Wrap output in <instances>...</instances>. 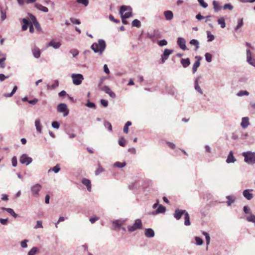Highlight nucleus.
<instances>
[{"mask_svg":"<svg viewBox=\"0 0 255 255\" xmlns=\"http://www.w3.org/2000/svg\"><path fill=\"white\" fill-rule=\"evenodd\" d=\"M33 24L38 31H40L41 30L40 25L37 21H33Z\"/></svg>","mask_w":255,"mask_h":255,"instance_id":"41","label":"nucleus"},{"mask_svg":"<svg viewBox=\"0 0 255 255\" xmlns=\"http://www.w3.org/2000/svg\"><path fill=\"white\" fill-rule=\"evenodd\" d=\"M173 50L165 49L163 52V55L161 56V63H163L165 60L167 59L168 56L173 52Z\"/></svg>","mask_w":255,"mask_h":255,"instance_id":"9","label":"nucleus"},{"mask_svg":"<svg viewBox=\"0 0 255 255\" xmlns=\"http://www.w3.org/2000/svg\"><path fill=\"white\" fill-rule=\"evenodd\" d=\"M41 188V185L39 184H36L31 187V191L34 195H38Z\"/></svg>","mask_w":255,"mask_h":255,"instance_id":"13","label":"nucleus"},{"mask_svg":"<svg viewBox=\"0 0 255 255\" xmlns=\"http://www.w3.org/2000/svg\"><path fill=\"white\" fill-rule=\"evenodd\" d=\"M82 183L87 187V190L89 191H91V184L90 180L84 178L82 181Z\"/></svg>","mask_w":255,"mask_h":255,"instance_id":"17","label":"nucleus"},{"mask_svg":"<svg viewBox=\"0 0 255 255\" xmlns=\"http://www.w3.org/2000/svg\"><path fill=\"white\" fill-rule=\"evenodd\" d=\"M212 55L209 53H206L205 54V58L207 61L208 62H210L212 61Z\"/></svg>","mask_w":255,"mask_h":255,"instance_id":"45","label":"nucleus"},{"mask_svg":"<svg viewBox=\"0 0 255 255\" xmlns=\"http://www.w3.org/2000/svg\"><path fill=\"white\" fill-rule=\"evenodd\" d=\"M249 119L248 117H244L242 118L241 125L243 128H247L249 125Z\"/></svg>","mask_w":255,"mask_h":255,"instance_id":"14","label":"nucleus"},{"mask_svg":"<svg viewBox=\"0 0 255 255\" xmlns=\"http://www.w3.org/2000/svg\"><path fill=\"white\" fill-rule=\"evenodd\" d=\"M2 209L3 210L6 211L9 214H10L11 215H12L14 218H16L17 216V215L11 208H6L3 207V208H2Z\"/></svg>","mask_w":255,"mask_h":255,"instance_id":"28","label":"nucleus"},{"mask_svg":"<svg viewBox=\"0 0 255 255\" xmlns=\"http://www.w3.org/2000/svg\"><path fill=\"white\" fill-rule=\"evenodd\" d=\"M247 60L250 64L255 66V63L253 62V60L251 56V52L250 49H248L247 50Z\"/></svg>","mask_w":255,"mask_h":255,"instance_id":"23","label":"nucleus"},{"mask_svg":"<svg viewBox=\"0 0 255 255\" xmlns=\"http://www.w3.org/2000/svg\"><path fill=\"white\" fill-rule=\"evenodd\" d=\"M5 60V58H2L0 59V67L1 68H3L4 67V61Z\"/></svg>","mask_w":255,"mask_h":255,"instance_id":"60","label":"nucleus"},{"mask_svg":"<svg viewBox=\"0 0 255 255\" xmlns=\"http://www.w3.org/2000/svg\"><path fill=\"white\" fill-rule=\"evenodd\" d=\"M119 144L121 146H125L126 145V139L123 137H121L119 140Z\"/></svg>","mask_w":255,"mask_h":255,"instance_id":"34","label":"nucleus"},{"mask_svg":"<svg viewBox=\"0 0 255 255\" xmlns=\"http://www.w3.org/2000/svg\"><path fill=\"white\" fill-rule=\"evenodd\" d=\"M106 42L103 39L98 40V43H94L91 46V48L95 52L102 53L106 48Z\"/></svg>","mask_w":255,"mask_h":255,"instance_id":"2","label":"nucleus"},{"mask_svg":"<svg viewBox=\"0 0 255 255\" xmlns=\"http://www.w3.org/2000/svg\"><path fill=\"white\" fill-rule=\"evenodd\" d=\"M70 53L73 55V56H75L78 54V52L76 49H72L70 50Z\"/></svg>","mask_w":255,"mask_h":255,"instance_id":"63","label":"nucleus"},{"mask_svg":"<svg viewBox=\"0 0 255 255\" xmlns=\"http://www.w3.org/2000/svg\"><path fill=\"white\" fill-rule=\"evenodd\" d=\"M38 248L36 247L32 248L28 253V255H35L38 252Z\"/></svg>","mask_w":255,"mask_h":255,"instance_id":"33","label":"nucleus"},{"mask_svg":"<svg viewBox=\"0 0 255 255\" xmlns=\"http://www.w3.org/2000/svg\"><path fill=\"white\" fill-rule=\"evenodd\" d=\"M236 161V159L233 155V152L231 151L228 156L226 162L228 163H234Z\"/></svg>","mask_w":255,"mask_h":255,"instance_id":"18","label":"nucleus"},{"mask_svg":"<svg viewBox=\"0 0 255 255\" xmlns=\"http://www.w3.org/2000/svg\"><path fill=\"white\" fill-rule=\"evenodd\" d=\"M249 93L247 91H240L237 94L239 96H243L244 95L248 96Z\"/></svg>","mask_w":255,"mask_h":255,"instance_id":"49","label":"nucleus"},{"mask_svg":"<svg viewBox=\"0 0 255 255\" xmlns=\"http://www.w3.org/2000/svg\"><path fill=\"white\" fill-rule=\"evenodd\" d=\"M113 224L115 225V227L118 228L122 225L123 222L121 221L117 220L116 221L113 222Z\"/></svg>","mask_w":255,"mask_h":255,"instance_id":"48","label":"nucleus"},{"mask_svg":"<svg viewBox=\"0 0 255 255\" xmlns=\"http://www.w3.org/2000/svg\"><path fill=\"white\" fill-rule=\"evenodd\" d=\"M158 43L160 46H163L164 45H166L167 44V42L165 40H161L159 41Z\"/></svg>","mask_w":255,"mask_h":255,"instance_id":"55","label":"nucleus"},{"mask_svg":"<svg viewBox=\"0 0 255 255\" xmlns=\"http://www.w3.org/2000/svg\"><path fill=\"white\" fill-rule=\"evenodd\" d=\"M180 62L184 68L187 67L190 64V59L188 58L186 59H181Z\"/></svg>","mask_w":255,"mask_h":255,"instance_id":"24","label":"nucleus"},{"mask_svg":"<svg viewBox=\"0 0 255 255\" xmlns=\"http://www.w3.org/2000/svg\"><path fill=\"white\" fill-rule=\"evenodd\" d=\"M32 53H33L34 56L35 58L39 57L40 56V54H41L39 49L37 47H35L32 50Z\"/></svg>","mask_w":255,"mask_h":255,"instance_id":"27","label":"nucleus"},{"mask_svg":"<svg viewBox=\"0 0 255 255\" xmlns=\"http://www.w3.org/2000/svg\"><path fill=\"white\" fill-rule=\"evenodd\" d=\"M22 22H23L24 24L22 26V30L25 31L27 30L28 25L30 24V22H29V21L26 18H23L22 19Z\"/></svg>","mask_w":255,"mask_h":255,"instance_id":"26","label":"nucleus"},{"mask_svg":"<svg viewBox=\"0 0 255 255\" xmlns=\"http://www.w3.org/2000/svg\"><path fill=\"white\" fill-rule=\"evenodd\" d=\"M73 83L76 85L81 84L84 79L83 76L80 74H73L71 76Z\"/></svg>","mask_w":255,"mask_h":255,"instance_id":"5","label":"nucleus"},{"mask_svg":"<svg viewBox=\"0 0 255 255\" xmlns=\"http://www.w3.org/2000/svg\"><path fill=\"white\" fill-rule=\"evenodd\" d=\"M195 89L198 92H199L200 94H202L203 92L198 83V81L197 80L195 82Z\"/></svg>","mask_w":255,"mask_h":255,"instance_id":"44","label":"nucleus"},{"mask_svg":"<svg viewBox=\"0 0 255 255\" xmlns=\"http://www.w3.org/2000/svg\"><path fill=\"white\" fill-rule=\"evenodd\" d=\"M77 2L79 3H82L85 6H87L89 4V0H77Z\"/></svg>","mask_w":255,"mask_h":255,"instance_id":"46","label":"nucleus"},{"mask_svg":"<svg viewBox=\"0 0 255 255\" xmlns=\"http://www.w3.org/2000/svg\"><path fill=\"white\" fill-rule=\"evenodd\" d=\"M218 24L221 25V28H224L226 26L225 20L224 17H221L218 20Z\"/></svg>","mask_w":255,"mask_h":255,"instance_id":"30","label":"nucleus"},{"mask_svg":"<svg viewBox=\"0 0 255 255\" xmlns=\"http://www.w3.org/2000/svg\"><path fill=\"white\" fill-rule=\"evenodd\" d=\"M101 89L102 91H104L105 93L108 94L111 98H116L115 93L111 90L109 87L107 86H104L102 87Z\"/></svg>","mask_w":255,"mask_h":255,"instance_id":"8","label":"nucleus"},{"mask_svg":"<svg viewBox=\"0 0 255 255\" xmlns=\"http://www.w3.org/2000/svg\"><path fill=\"white\" fill-rule=\"evenodd\" d=\"M35 125L36 128V130L39 133L42 132V126L40 124V121L39 119L36 120L35 121Z\"/></svg>","mask_w":255,"mask_h":255,"instance_id":"22","label":"nucleus"},{"mask_svg":"<svg viewBox=\"0 0 255 255\" xmlns=\"http://www.w3.org/2000/svg\"><path fill=\"white\" fill-rule=\"evenodd\" d=\"M224 9H229V10H232L233 9V6L231 4H229V3H227V4H225L224 5V7H223Z\"/></svg>","mask_w":255,"mask_h":255,"instance_id":"51","label":"nucleus"},{"mask_svg":"<svg viewBox=\"0 0 255 255\" xmlns=\"http://www.w3.org/2000/svg\"><path fill=\"white\" fill-rule=\"evenodd\" d=\"M245 161L248 164L255 163V152L252 151L244 152L242 153Z\"/></svg>","mask_w":255,"mask_h":255,"instance_id":"3","label":"nucleus"},{"mask_svg":"<svg viewBox=\"0 0 255 255\" xmlns=\"http://www.w3.org/2000/svg\"><path fill=\"white\" fill-rule=\"evenodd\" d=\"M203 234L206 237V243L207 245H208L210 243V236H209V234L206 232H204Z\"/></svg>","mask_w":255,"mask_h":255,"instance_id":"56","label":"nucleus"},{"mask_svg":"<svg viewBox=\"0 0 255 255\" xmlns=\"http://www.w3.org/2000/svg\"><path fill=\"white\" fill-rule=\"evenodd\" d=\"M145 235L148 238H152L154 236V232L152 229H146L145 230Z\"/></svg>","mask_w":255,"mask_h":255,"instance_id":"19","label":"nucleus"},{"mask_svg":"<svg viewBox=\"0 0 255 255\" xmlns=\"http://www.w3.org/2000/svg\"><path fill=\"white\" fill-rule=\"evenodd\" d=\"M17 89V87L16 86H15L14 87H13V89L12 91V92L9 93V94H4L3 95V96L5 97H12L13 96V95L15 93V92L16 91Z\"/></svg>","mask_w":255,"mask_h":255,"instance_id":"31","label":"nucleus"},{"mask_svg":"<svg viewBox=\"0 0 255 255\" xmlns=\"http://www.w3.org/2000/svg\"><path fill=\"white\" fill-rule=\"evenodd\" d=\"M101 104L105 107H107L108 105V101L103 99L101 100Z\"/></svg>","mask_w":255,"mask_h":255,"instance_id":"64","label":"nucleus"},{"mask_svg":"<svg viewBox=\"0 0 255 255\" xmlns=\"http://www.w3.org/2000/svg\"><path fill=\"white\" fill-rule=\"evenodd\" d=\"M59 124L57 122H53L52 123V126L55 128H59Z\"/></svg>","mask_w":255,"mask_h":255,"instance_id":"62","label":"nucleus"},{"mask_svg":"<svg viewBox=\"0 0 255 255\" xmlns=\"http://www.w3.org/2000/svg\"><path fill=\"white\" fill-rule=\"evenodd\" d=\"M131 8L130 6L123 5L121 7L120 13L122 18V22L123 23L127 24L128 22L125 19L129 18L131 15Z\"/></svg>","mask_w":255,"mask_h":255,"instance_id":"1","label":"nucleus"},{"mask_svg":"<svg viewBox=\"0 0 255 255\" xmlns=\"http://www.w3.org/2000/svg\"><path fill=\"white\" fill-rule=\"evenodd\" d=\"M227 199H228L227 203L228 206H230L235 201V198L230 196H227Z\"/></svg>","mask_w":255,"mask_h":255,"instance_id":"36","label":"nucleus"},{"mask_svg":"<svg viewBox=\"0 0 255 255\" xmlns=\"http://www.w3.org/2000/svg\"><path fill=\"white\" fill-rule=\"evenodd\" d=\"M57 111L59 113L63 114L64 116H67L69 114V110L67 105L64 103H61L57 106Z\"/></svg>","mask_w":255,"mask_h":255,"instance_id":"6","label":"nucleus"},{"mask_svg":"<svg viewBox=\"0 0 255 255\" xmlns=\"http://www.w3.org/2000/svg\"><path fill=\"white\" fill-rule=\"evenodd\" d=\"M164 15L166 19L168 20H171L173 18V14L171 11L167 10L164 12Z\"/></svg>","mask_w":255,"mask_h":255,"instance_id":"21","label":"nucleus"},{"mask_svg":"<svg viewBox=\"0 0 255 255\" xmlns=\"http://www.w3.org/2000/svg\"><path fill=\"white\" fill-rule=\"evenodd\" d=\"M60 168L59 167V165H56L54 167H53L52 168H50L48 172H50L51 170V171H54L55 173H57V172H58L60 171Z\"/></svg>","mask_w":255,"mask_h":255,"instance_id":"39","label":"nucleus"},{"mask_svg":"<svg viewBox=\"0 0 255 255\" xmlns=\"http://www.w3.org/2000/svg\"><path fill=\"white\" fill-rule=\"evenodd\" d=\"M195 58L197 59V61H196L193 65L192 72L193 73H195L197 71V68L200 65V60L201 59V57L199 56H196Z\"/></svg>","mask_w":255,"mask_h":255,"instance_id":"12","label":"nucleus"},{"mask_svg":"<svg viewBox=\"0 0 255 255\" xmlns=\"http://www.w3.org/2000/svg\"><path fill=\"white\" fill-rule=\"evenodd\" d=\"M184 215V220H185V221H184L185 225H186V226L190 225L191 223L190 221V217H189V214L188 213V212L187 211H186V212Z\"/></svg>","mask_w":255,"mask_h":255,"instance_id":"25","label":"nucleus"},{"mask_svg":"<svg viewBox=\"0 0 255 255\" xmlns=\"http://www.w3.org/2000/svg\"><path fill=\"white\" fill-rule=\"evenodd\" d=\"M104 171V169L101 166L99 165V167H98V169L95 171V174L96 175H98L101 172H103Z\"/></svg>","mask_w":255,"mask_h":255,"instance_id":"43","label":"nucleus"},{"mask_svg":"<svg viewBox=\"0 0 255 255\" xmlns=\"http://www.w3.org/2000/svg\"><path fill=\"white\" fill-rule=\"evenodd\" d=\"M213 5L214 6V9L216 11H218L221 9V7L220 6L219 2L216 0H214L213 1Z\"/></svg>","mask_w":255,"mask_h":255,"instance_id":"29","label":"nucleus"},{"mask_svg":"<svg viewBox=\"0 0 255 255\" xmlns=\"http://www.w3.org/2000/svg\"><path fill=\"white\" fill-rule=\"evenodd\" d=\"M35 7H36L37 9L42 11L43 12H47L48 11V9L47 7L43 6L42 4H39L38 3H35L34 4Z\"/></svg>","mask_w":255,"mask_h":255,"instance_id":"20","label":"nucleus"},{"mask_svg":"<svg viewBox=\"0 0 255 255\" xmlns=\"http://www.w3.org/2000/svg\"><path fill=\"white\" fill-rule=\"evenodd\" d=\"M28 242L27 240H24L21 242L20 245L22 248H25L27 247V243Z\"/></svg>","mask_w":255,"mask_h":255,"instance_id":"54","label":"nucleus"},{"mask_svg":"<svg viewBox=\"0 0 255 255\" xmlns=\"http://www.w3.org/2000/svg\"><path fill=\"white\" fill-rule=\"evenodd\" d=\"M166 208L162 205H159L158 209L156 210L157 213H163L165 211Z\"/></svg>","mask_w":255,"mask_h":255,"instance_id":"35","label":"nucleus"},{"mask_svg":"<svg viewBox=\"0 0 255 255\" xmlns=\"http://www.w3.org/2000/svg\"><path fill=\"white\" fill-rule=\"evenodd\" d=\"M11 163L13 167H16L17 166V158L16 156H13L12 158Z\"/></svg>","mask_w":255,"mask_h":255,"instance_id":"47","label":"nucleus"},{"mask_svg":"<svg viewBox=\"0 0 255 255\" xmlns=\"http://www.w3.org/2000/svg\"><path fill=\"white\" fill-rule=\"evenodd\" d=\"M32 161V159L25 154H22L19 159V161L21 164H25L26 165L29 164Z\"/></svg>","mask_w":255,"mask_h":255,"instance_id":"7","label":"nucleus"},{"mask_svg":"<svg viewBox=\"0 0 255 255\" xmlns=\"http://www.w3.org/2000/svg\"><path fill=\"white\" fill-rule=\"evenodd\" d=\"M190 43L191 45L196 46V49L199 48V42L196 39H192L190 41Z\"/></svg>","mask_w":255,"mask_h":255,"instance_id":"42","label":"nucleus"},{"mask_svg":"<svg viewBox=\"0 0 255 255\" xmlns=\"http://www.w3.org/2000/svg\"><path fill=\"white\" fill-rule=\"evenodd\" d=\"M109 19H110L111 21H113V22H115V23H119V22H120V20H118V19H115V18H114V16H113V15H110V16H109Z\"/></svg>","mask_w":255,"mask_h":255,"instance_id":"59","label":"nucleus"},{"mask_svg":"<svg viewBox=\"0 0 255 255\" xmlns=\"http://www.w3.org/2000/svg\"><path fill=\"white\" fill-rule=\"evenodd\" d=\"M36 225L35 226V229L43 228L42 222L40 221H37Z\"/></svg>","mask_w":255,"mask_h":255,"instance_id":"61","label":"nucleus"},{"mask_svg":"<svg viewBox=\"0 0 255 255\" xmlns=\"http://www.w3.org/2000/svg\"><path fill=\"white\" fill-rule=\"evenodd\" d=\"M61 45V44L60 42H56L54 40H52L48 43L47 46H52L53 48L57 49Z\"/></svg>","mask_w":255,"mask_h":255,"instance_id":"15","label":"nucleus"},{"mask_svg":"<svg viewBox=\"0 0 255 255\" xmlns=\"http://www.w3.org/2000/svg\"><path fill=\"white\" fill-rule=\"evenodd\" d=\"M196 244L198 245H201L203 244V240L201 238L196 237L195 238Z\"/></svg>","mask_w":255,"mask_h":255,"instance_id":"52","label":"nucleus"},{"mask_svg":"<svg viewBox=\"0 0 255 255\" xmlns=\"http://www.w3.org/2000/svg\"><path fill=\"white\" fill-rule=\"evenodd\" d=\"M243 24V19L241 18L238 21V24L236 28V30H237L238 29L241 28Z\"/></svg>","mask_w":255,"mask_h":255,"instance_id":"50","label":"nucleus"},{"mask_svg":"<svg viewBox=\"0 0 255 255\" xmlns=\"http://www.w3.org/2000/svg\"><path fill=\"white\" fill-rule=\"evenodd\" d=\"M250 190L249 189H246V190H245L243 193V196L247 200H251L253 198V195L252 193H251L250 192Z\"/></svg>","mask_w":255,"mask_h":255,"instance_id":"16","label":"nucleus"},{"mask_svg":"<svg viewBox=\"0 0 255 255\" xmlns=\"http://www.w3.org/2000/svg\"><path fill=\"white\" fill-rule=\"evenodd\" d=\"M132 26L139 27L140 26V22L138 19H134L132 22Z\"/></svg>","mask_w":255,"mask_h":255,"instance_id":"38","label":"nucleus"},{"mask_svg":"<svg viewBox=\"0 0 255 255\" xmlns=\"http://www.w3.org/2000/svg\"><path fill=\"white\" fill-rule=\"evenodd\" d=\"M142 226L141 221L140 219H136L132 226H129L128 227L129 232H133L136 230L141 229Z\"/></svg>","mask_w":255,"mask_h":255,"instance_id":"4","label":"nucleus"},{"mask_svg":"<svg viewBox=\"0 0 255 255\" xmlns=\"http://www.w3.org/2000/svg\"><path fill=\"white\" fill-rule=\"evenodd\" d=\"M70 20H71V22L73 23V24H79L81 23L79 20L75 19L74 18H71Z\"/></svg>","mask_w":255,"mask_h":255,"instance_id":"57","label":"nucleus"},{"mask_svg":"<svg viewBox=\"0 0 255 255\" xmlns=\"http://www.w3.org/2000/svg\"><path fill=\"white\" fill-rule=\"evenodd\" d=\"M105 126L106 127H108L109 130L110 131H112V126L111 125V124L108 122H106L105 123Z\"/></svg>","mask_w":255,"mask_h":255,"instance_id":"58","label":"nucleus"},{"mask_svg":"<svg viewBox=\"0 0 255 255\" xmlns=\"http://www.w3.org/2000/svg\"><path fill=\"white\" fill-rule=\"evenodd\" d=\"M186 210H180L179 209H177L175 210V213L174 214V218L176 219V220H179L182 216L183 215H184L185 212H186Z\"/></svg>","mask_w":255,"mask_h":255,"instance_id":"10","label":"nucleus"},{"mask_svg":"<svg viewBox=\"0 0 255 255\" xmlns=\"http://www.w3.org/2000/svg\"><path fill=\"white\" fill-rule=\"evenodd\" d=\"M126 165L125 162H116L114 163V166L115 167L122 168L124 167Z\"/></svg>","mask_w":255,"mask_h":255,"instance_id":"37","label":"nucleus"},{"mask_svg":"<svg viewBox=\"0 0 255 255\" xmlns=\"http://www.w3.org/2000/svg\"><path fill=\"white\" fill-rule=\"evenodd\" d=\"M177 44L181 49L183 50H186V41L184 38L179 37L177 39Z\"/></svg>","mask_w":255,"mask_h":255,"instance_id":"11","label":"nucleus"},{"mask_svg":"<svg viewBox=\"0 0 255 255\" xmlns=\"http://www.w3.org/2000/svg\"><path fill=\"white\" fill-rule=\"evenodd\" d=\"M207 37H208V41H212L214 39V36L212 34L211 32L207 31Z\"/></svg>","mask_w":255,"mask_h":255,"instance_id":"40","label":"nucleus"},{"mask_svg":"<svg viewBox=\"0 0 255 255\" xmlns=\"http://www.w3.org/2000/svg\"><path fill=\"white\" fill-rule=\"evenodd\" d=\"M58 86H59V82L58 80H56L54 81V83L52 85H51V86L48 85L47 89H49L51 88L52 89H54L56 88L57 87H58Z\"/></svg>","mask_w":255,"mask_h":255,"instance_id":"32","label":"nucleus"},{"mask_svg":"<svg viewBox=\"0 0 255 255\" xmlns=\"http://www.w3.org/2000/svg\"><path fill=\"white\" fill-rule=\"evenodd\" d=\"M200 5L204 8H206L208 6V4L204 2V0H198Z\"/></svg>","mask_w":255,"mask_h":255,"instance_id":"53","label":"nucleus"}]
</instances>
